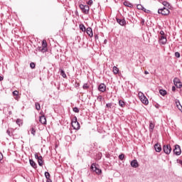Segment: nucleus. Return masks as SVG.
Segmentation results:
<instances>
[{"instance_id":"obj_12","label":"nucleus","mask_w":182,"mask_h":182,"mask_svg":"<svg viewBox=\"0 0 182 182\" xmlns=\"http://www.w3.org/2000/svg\"><path fill=\"white\" fill-rule=\"evenodd\" d=\"M85 31L90 38H93V31L92 30V28L88 27Z\"/></svg>"},{"instance_id":"obj_5","label":"nucleus","mask_w":182,"mask_h":182,"mask_svg":"<svg viewBox=\"0 0 182 182\" xmlns=\"http://www.w3.org/2000/svg\"><path fill=\"white\" fill-rule=\"evenodd\" d=\"M163 151L165 154H170L171 153V146L170 144L164 145Z\"/></svg>"},{"instance_id":"obj_29","label":"nucleus","mask_w":182,"mask_h":182,"mask_svg":"<svg viewBox=\"0 0 182 182\" xmlns=\"http://www.w3.org/2000/svg\"><path fill=\"white\" fill-rule=\"evenodd\" d=\"M82 88L84 90H87V89H89V85H87V83H85L82 86Z\"/></svg>"},{"instance_id":"obj_17","label":"nucleus","mask_w":182,"mask_h":182,"mask_svg":"<svg viewBox=\"0 0 182 182\" xmlns=\"http://www.w3.org/2000/svg\"><path fill=\"white\" fill-rule=\"evenodd\" d=\"M38 163L40 167H42L43 166V159L42 158V156H39V159H38Z\"/></svg>"},{"instance_id":"obj_38","label":"nucleus","mask_w":182,"mask_h":182,"mask_svg":"<svg viewBox=\"0 0 182 182\" xmlns=\"http://www.w3.org/2000/svg\"><path fill=\"white\" fill-rule=\"evenodd\" d=\"M13 95H14V96H18V95H19V92H18V91H14L13 92Z\"/></svg>"},{"instance_id":"obj_48","label":"nucleus","mask_w":182,"mask_h":182,"mask_svg":"<svg viewBox=\"0 0 182 182\" xmlns=\"http://www.w3.org/2000/svg\"><path fill=\"white\" fill-rule=\"evenodd\" d=\"M172 92H176V87L175 86L172 87Z\"/></svg>"},{"instance_id":"obj_26","label":"nucleus","mask_w":182,"mask_h":182,"mask_svg":"<svg viewBox=\"0 0 182 182\" xmlns=\"http://www.w3.org/2000/svg\"><path fill=\"white\" fill-rule=\"evenodd\" d=\"M113 73L114 75H117V73H119V69L117 68V67L116 66L113 67Z\"/></svg>"},{"instance_id":"obj_32","label":"nucleus","mask_w":182,"mask_h":182,"mask_svg":"<svg viewBox=\"0 0 182 182\" xmlns=\"http://www.w3.org/2000/svg\"><path fill=\"white\" fill-rule=\"evenodd\" d=\"M16 124H18V126H21V124H22V119H17V120H16Z\"/></svg>"},{"instance_id":"obj_18","label":"nucleus","mask_w":182,"mask_h":182,"mask_svg":"<svg viewBox=\"0 0 182 182\" xmlns=\"http://www.w3.org/2000/svg\"><path fill=\"white\" fill-rule=\"evenodd\" d=\"M29 162H30L31 166L33 167V168H36V167H38L35 161H33V160L30 159Z\"/></svg>"},{"instance_id":"obj_31","label":"nucleus","mask_w":182,"mask_h":182,"mask_svg":"<svg viewBox=\"0 0 182 182\" xmlns=\"http://www.w3.org/2000/svg\"><path fill=\"white\" fill-rule=\"evenodd\" d=\"M45 177L47 179L50 178V173H49V172H45Z\"/></svg>"},{"instance_id":"obj_33","label":"nucleus","mask_w":182,"mask_h":182,"mask_svg":"<svg viewBox=\"0 0 182 182\" xmlns=\"http://www.w3.org/2000/svg\"><path fill=\"white\" fill-rule=\"evenodd\" d=\"M73 111L75 112V113H79V108L77 107H74L73 108Z\"/></svg>"},{"instance_id":"obj_4","label":"nucleus","mask_w":182,"mask_h":182,"mask_svg":"<svg viewBox=\"0 0 182 182\" xmlns=\"http://www.w3.org/2000/svg\"><path fill=\"white\" fill-rule=\"evenodd\" d=\"M158 14H161V15L167 16L170 14V10H168L167 8L164 7L163 9H159L158 10Z\"/></svg>"},{"instance_id":"obj_55","label":"nucleus","mask_w":182,"mask_h":182,"mask_svg":"<svg viewBox=\"0 0 182 182\" xmlns=\"http://www.w3.org/2000/svg\"><path fill=\"white\" fill-rule=\"evenodd\" d=\"M77 86H79V84H77Z\"/></svg>"},{"instance_id":"obj_34","label":"nucleus","mask_w":182,"mask_h":182,"mask_svg":"<svg viewBox=\"0 0 182 182\" xmlns=\"http://www.w3.org/2000/svg\"><path fill=\"white\" fill-rule=\"evenodd\" d=\"M31 133L33 134V136H35V133H36V131H35V129L33 127L31 129Z\"/></svg>"},{"instance_id":"obj_49","label":"nucleus","mask_w":182,"mask_h":182,"mask_svg":"<svg viewBox=\"0 0 182 182\" xmlns=\"http://www.w3.org/2000/svg\"><path fill=\"white\" fill-rule=\"evenodd\" d=\"M4 80V77L0 75V82Z\"/></svg>"},{"instance_id":"obj_21","label":"nucleus","mask_w":182,"mask_h":182,"mask_svg":"<svg viewBox=\"0 0 182 182\" xmlns=\"http://www.w3.org/2000/svg\"><path fill=\"white\" fill-rule=\"evenodd\" d=\"M41 46L42 48L48 49V43H46V40H43Z\"/></svg>"},{"instance_id":"obj_42","label":"nucleus","mask_w":182,"mask_h":182,"mask_svg":"<svg viewBox=\"0 0 182 182\" xmlns=\"http://www.w3.org/2000/svg\"><path fill=\"white\" fill-rule=\"evenodd\" d=\"M93 4V1H92V0H89L88 1H87V4L88 5H92Z\"/></svg>"},{"instance_id":"obj_28","label":"nucleus","mask_w":182,"mask_h":182,"mask_svg":"<svg viewBox=\"0 0 182 182\" xmlns=\"http://www.w3.org/2000/svg\"><path fill=\"white\" fill-rule=\"evenodd\" d=\"M6 133L11 137V136H12V128L7 129Z\"/></svg>"},{"instance_id":"obj_6","label":"nucleus","mask_w":182,"mask_h":182,"mask_svg":"<svg viewBox=\"0 0 182 182\" xmlns=\"http://www.w3.org/2000/svg\"><path fill=\"white\" fill-rule=\"evenodd\" d=\"M173 83L174 85L178 88V89H181L182 87V83L180 82V79L178 77H175L173 79Z\"/></svg>"},{"instance_id":"obj_47","label":"nucleus","mask_w":182,"mask_h":182,"mask_svg":"<svg viewBox=\"0 0 182 182\" xmlns=\"http://www.w3.org/2000/svg\"><path fill=\"white\" fill-rule=\"evenodd\" d=\"M144 22H145L144 19L141 18V23L142 26L144 25Z\"/></svg>"},{"instance_id":"obj_2","label":"nucleus","mask_w":182,"mask_h":182,"mask_svg":"<svg viewBox=\"0 0 182 182\" xmlns=\"http://www.w3.org/2000/svg\"><path fill=\"white\" fill-rule=\"evenodd\" d=\"M79 6L82 14H85V15H88L89 11H90V7H89L87 5L84 4H80Z\"/></svg>"},{"instance_id":"obj_16","label":"nucleus","mask_w":182,"mask_h":182,"mask_svg":"<svg viewBox=\"0 0 182 182\" xmlns=\"http://www.w3.org/2000/svg\"><path fill=\"white\" fill-rule=\"evenodd\" d=\"M154 149H155V151L157 152V153H160V151H161V145L159 144H156L154 145Z\"/></svg>"},{"instance_id":"obj_13","label":"nucleus","mask_w":182,"mask_h":182,"mask_svg":"<svg viewBox=\"0 0 182 182\" xmlns=\"http://www.w3.org/2000/svg\"><path fill=\"white\" fill-rule=\"evenodd\" d=\"M117 23L120 24L121 26H124V25H126L125 19L117 18Z\"/></svg>"},{"instance_id":"obj_27","label":"nucleus","mask_w":182,"mask_h":182,"mask_svg":"<svg viewBox=\"0 0 182 182\" xmlns=\"http://www.w3.org/2000/svg\"><path fill=\"white\" fill-rule=\"evenodd\" d=\"M35 106H36V110H41V105L39 104V102H36Z\"/></svg>"},{"instance_id":"obj_43","label":"nucleus","mask_w":182,"mask_h":182,"mask_svg":"<svg viewBox=\"0 0 182 182\" xmlns=\"http://www.w3.org/2000/svg\"><path fill=\"white\" fill-rule=\"evenodd\" d=\"M163 5H164V6H167V5H168V3L167 1H164V2H163Z\"/></svg>"},{"instance_id":"obj_36","label":"nucleus","mask_w":182,"mask_h":182,"mask_svg":"<svg viewBox=\"0 0 182 182\" xmlns=\"http://www.w3.org/2000/svg\"><path fill=\"white\" fill-rule=\"evenodd\" d=\"M30 67L31 68V69H35V63H31Z\"/></svg>"},{"instance_id":"obj_8","label":"nucleus","mask_w":182,"mask_h":182,"mask_svg":"<svg viewBox=\"0 0 182 182\" xmlns=\"http://www.w3.org/2000/svg\"><path fill=\"white\" fill-rule=\"evenodd\" d=\"M91 170L95 171L97 174H102V169H100L96 167V164H92L91 166Z\"/></svg>"},{"instance_id":"obj_14","label":"nucleus","mask_w":182,"mask_h":182,"mask_svg":"<svg viewBox=\"0 0 182 182\" xmlns=\"http://www.w3.org/2000/svg\"><path fill=\"white\" fill-rule=\"evenodd\" d=\"M36 50L45 53V52H48V48H45L42 46H40V47H38Z\"/></svg>"},{"instance_id":"obj_30","label":"nucleus","mask_w":182,"mask_h":182,"mask_svg":"<svg viewBox=\"0 0 182 182\" xmlns=\"http://www.w3.org/2000/svg\"><path fill=\"white\" fill-rule=\"evenodd\" d=\"M136 8H137V9H139L141 11H143V9H144V7L143 6H141V4H138L136 6Z\"/></svg>"},{"instance_id":"obj_11","label":"nucleus","mask_w":182,"mask_h":182,"mask_svg":"<svg viewBox=\"0 0 182 182\" xmlns=\"http://www.w3.org/2000/svg\"><path fill=\"white\" fill-rule=\"evenodd\" d=\"M39 122L41 124H46V117L45 115L40 116Z\"/></svg>"},{"instance_id":"obj_10","label":"nucleus","mask_w":182,"mask_h":182,"mask_svg":"<svg viewBox=\"0 0 182 182\" xmlns=\"http://www.w3.org/2000/svg\"><path fill=\"white\" fill-rule=\"evenodd\" d=\"M98 90L102 92V93H105V92H106V85L105 83H101L98 86Z\"/></svg>"},{"instance_id":"obj_37","label":"nucleus","mask_w":182,"mask_h":182,"mask_svg":"<svg viewBox=\"0 0 182 182\" xmlns=\"http://www.w3.org/2000/svg\"><path fill=\"white\" fill-rule=\"evenodd\" d=\"M102 99H103V97H102V95L98 96L97 98L98 102H102Z\"/></svg>"},{"instance_id":"obj_53","label":"nucleus","mask_w":182,"mask_h":182,"mask_svg":"<svg viewBox=\"0 0 182 182\" xmlns=\"http://www.w3.org/2000/svg\"><path fill=\"white\" fill-rule=\"evenodd\" d=\"M95 39H99V36H95Z\"/></svg>"},{"instance_id":"obj_40","label":"nucleus","mask_w":182,"mask_h":182,"mask_svg":"<svg viewBox=\"0 0 182 182\" xmlns=\"http://www.w3.org/2000/svg\"><path fill=\"white\" fill-rule=\"evenodd\" d=\"M142 11H144V12H146V14H149V12H150L149 10L146 9L144 7V9H142Z\"/></svg>"},{"instance_id":"obj_51","label":"nucleus","mask_w":182,"mask_h":182,"mask_svg":"<svg viewBox=\"0 0 182 182\" xmlns=\"http://www.w3.org/2000/svg\"><path fill=\"white\" fill-rule=\"evenodd\" d=\"M144 74H145V75H149L148 71H144Z\"/></svg>"},{"instance_id":"obj_15","label":"nucleus","mask_w":182,"mask_h":182,"mask_svg":"<svg viewBox=\"0 0 182 182\" xmlns=\"http://www.w3.org/2000/svg\"><path fill=\"white\" fill-rule=\"evenodd\" d=\"M132 167H134V168H137L139 167V163L137 162V160H133L131 162Z\"/></svg>"},{"instance_id":"obj_22","label":"nucleus","mask_w":182,"mask_h":182,"mask_svg":"<svg viewBox=\"0 0 182 182\" xmlns=\"http://www.w3.org/2000/svg\"><path fill=\"white\" fill-rule=\"evenodd\" d=\"M124 5L125 6H128V8H132V6H133V4H132L129 1H124Z\"/></svg>"},{"instance_id":"obj_1","label":"nucleus","mask_w":182,"mask_h":182,"mask_svg":"<svg viewBox=\"0 0 182 182\" xmlns=\"http://www.w3.org/2000/svg\"><path fill=\"white\" fill-rule=\"evenodd\" d=\"M72 127H73L74 130H79L80 129V124L77 122V117H74L72 119Z\"/></svg>"},{"instance_id":"obj_3","label":"nucleus","mask_w":182,"mask_h":182,"mask_svg":"<svg viewBox=\"0 0 182 182\" xmlns=\"http://www.w3.org/2000/svg\"><path fill=\"white\" fill-rule=\"evenodd\" d=\"M139 99L144 105H149V100L146 97V95L143 92L139 93Z\"/></svg>"},{"instance_id":"obj_50","label":"nucleus","mask_w":182,"mask_h":182,"mask_svg":"<svg viewBox=\"0 0 182 182\" xmlns=\"http://www.w3.org/2000/svg\"><path fill=\"white\" fill-rule=\"evenodd\" d=\"M47 182H52V180L50 178L47 179Z\"/></svg>"},{"instance_id":"obj_46","label":"nucleus","mask_w":182,"mask_h":182,"mask_svg":"<svg viewBox=\"0 0 182 182\" xmlns=\"http://www.w3.org/2000/svg\"><path fill=\"white\" fill-rule=\"evenodd\" d=\"M160 35H161V36H164V31H160Z\"/></svg>"},{"instance_id":"obj_44","label":"nucleus","mask_w":182,"mask_h":182,"mask_svg":"<svg viewBox=\"0 0 182 182\" xmlns=\"http://www.w3.org/2000/svg\"><path fill=\"white\" fill-rule=\"evenodd\" d=\"M106 107H112V103H107Z\"/></svg>"},{"instance_id":"obj_23","label":"nucleus","mask_w":182,"mask_h":182,"mask_svg":"<svg viewBox=\"0 0 182 182\" xmlns=\"http://www.w3.org/2000/svg\"><path fill=\"white\" fill-rule=\"evenodd\" d=\"M159 93L161 96H166V95H167V91L165 90H160Z\"/></svg>"},{"instance_id":"obj_7","label":"nucleus","mask_w":182,"mask_h":182,"mask_svg":"<svg viewBox=\"0 0 182 182\" xmlns=\"http://www.w3.org/2000/svg\"><path fill=\"white\" fill-rule=\"evenodd\" d=\"M173 153L174 154H176V156H180V154H181V149L180 148L179 145L178 144L175 145Z\"/></svg>"},{"instance_id":"obj_20","label":"nucleus","mask_w":182,"mask_h":182,"mask_svg":"<svg viewBox=\"0 0 182 182\" xmlns=\"http://www.w3.org/2000/svg\"><path fill=\"white\" fill-rule=\"evenodd\" d=\"M119 105L121 107H126V102H124V101L122 100H119Z\"/></svg>"},{"instance_id":"obj_39","label":"nucleus","mask_w":182,"mask_h":182,"mask_svg":"<svg viewBox=\"0 0 182 182\" xmlns=\"http://www.w3.org/2000/svg\"><path fill=\"white\" fill-rule=\"evenodd\" d=\"M175 56H176V58H180V53L176 52L175 53Z\"/></svg>"},{"instance_id":"obj_45","label":"nucleus","mask_w":182,"mask_h":182,"mask_svg":"<svg viewBox=\"0 0 182 182\" xmlns=\"http://www.w3.org/2000/svg\"><path fill=\"white\" fill-rule=\"evenodd\" d=\"M4 159V155L0 152V161Z\"/></svg>"},{"instance_id":"obj_56","label":"nucleus","mask_w":182,"mask_h":182,"mask_svg":"<svg viewBox=\"0 0 182 182\" xmlns=\"http://www.w3.org/2000/svg\"><path fill=\"white\" fill-rule=\"evenodd\" d=\"M105 42H106V40H105Z\"/></svg>"},{"instance_id":"obj_54","label":"nucleus","mask_w":182,"mask_h":182,"mask_svg":"<svg viewBox=\"0 0 182 182\" xmlns=\"http://www.w3.org/2000/svg\"><path fill=\"white\" fill-rule=\"evenodd\" d=\"M77 86H79V84H77Z\"/></svg>"},{"instance_id":"obj_24","label":"nucleus","mask_w":182,"mask_h":182,"mask_svg":"<svg viewBox=\"0 0 182 182\" xmlns=\"http://www.w3.org/2000/svg\"><path fill=\"white\" fill-rule=\"evenodd\" d=\"M60 73L63 77L66 78V73L63 70L60 69Z\"/></svg>"},{"instance_id":"obj_41","label":"nucleus","mask_w":182,"mask_h":182,"mask_svg":"<svg viewBox=\"0 0 182 182\" xmlns=\"http://www.w3.org/2000/svg\"><path fill=\"white\" fill-rule=\"evenodd\" d=\"M34 156H35V159H36V160H38L39 156L38 155V153H36V154H34Z\"/></svg>"},{"instance_id":"obj_35","label":"nucleus","mask_w":182,"mask_h":182,"mask_svg":"<svg viewBox=\"0 0 182 182\" xmlns=\"http://www.w3.org/2000/svg\"><path fill=\"white\" fill-rule=\"evenodd\" d=\"M119 160H124V155L123 154H121L119 156Z\"/></svg>"},{"instance_id":"obj_9","label":"nucleus","mask_w":182,"mask_h":182,"mask_svg":"<svg viewBox=\"0 0 182 182\" xmlns=\"http://www.w3.org/2000/svg\"><path fill=\"white\" fill-rule=\"evenodd\" d=\"M159 42L161 45H166L167 43V38L164 36H161Z\"/></svg>"},{"instance_id":"obj_25","label":"nucleus","mask_w":182,"mask_h":182,"mask_svg":"<svg viewBox=\"0 0 182 182\" xmlns=\"http://www.w3.org/2000/svg\"><path fill=\"white\" fill-rule=\"evenodd\" d=\"M80 29L82 32H86V27H85V25H83V24L80 25Z\"/></svg>"},{"instance_id":"obj_52","label":"nucleus","mask_w":182,"mask_h":182,"mask_svg":"<svg viewBox=\"0 0 182 182\" xmlns=\"http://www.w3.org/2000/svg\"><path fill=\"white\" fill-rule=\"evenodd\" d=\"M159 107H160V105H155V107H156V109H159Z\"/></svg>"},{"instance_id":"obj_19","label":"nucleus","mask_w":182,"mask_h":182,"mask_svg":"<svg viewBox=\"0 0 182 182\" xmlns=\"http://www.w3.org/2000/svg\"><path fill=\"white\" fill-rule=\"evenodd\" d=\"M153 130H154V124L151 122L149 123V132L152 133Z\"/></svg>"}]
</instances>
